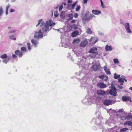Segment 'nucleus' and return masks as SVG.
<instances>
[{
	"label": "nucleus",
	"mask_w": 132,
	"mask_h": 132,
	"mask_svg": "<svg viewBox=\"0 0 132 132\" xmlns=\"http://www.w3.org/2000/svg\"><path fill=\"white\" fill-rule=\"evenodd\" d=\"M77 64L80 68H82V70L79 71L77 73V79H80V82L81 84V87H82L83 86L84 87H86L88 86V84H87L86 80L85 78V75L83 72L82 70L85 69V67L86 65L85 64L84 61L81 60L80 62H78Z\"/></svg>",
	"instance_id": "1"
},
{
	"label": "nucleus",
	"mask_w": 132,
	"mask_h": 132,
	"mask_svg": "<svg viewBox=\"0 0 132 132\" xmlns=\"http://www.w3.org/2000/svg\"><path fill=\"white\" fill-rule=\"evenodd\" d=\"M49 28V23L48 21H46L44 27H43L42 29H40L38 31L35 32L34 38L38 39L41 38L43 36H46L47 35V32L50 30Z\"/></svg>",
	"instance_id": "2"
},
{
	"label": "nucleus",
	"mask_w": 132,
	"mask_h": 132,
	"mask_svg": "<svg viewBox=\"0 0 132 132\" xmlns=\"http://www.w3.org/2000/svg\"><path fill=\"white\" fill-rule=\"evenodd\" d=\"M97 50L98 49L96 47H93L91 48L89 51V53H90L89 57L92 59L95 58H98V57H96L98 54Z\"/></svg>",
	"instance_id": "3"
},
{
	"label": "nucleus",
	"mask_w": 132,
	"mask_h": 132,
	"mask_svg": "<svg viewBox=\"0 0 132 132\" xmlns=\"http://www.w3.org/2000/svg\"><path fill=\"white\" fill-rule=\"evenodd\" d=\"M95 97L94 96H91L88 98L87 97H86L83 100L82 102L84 104H86L87 102H90L93 103L95 101Z\"/></svg>",
	"instance_id": "4"
},
{
	"label": "nucleus",
	"mask_w": 132,
	"mask_h": 132,
	"mask_svg": "<svg viewBox=\"0 0 132 132\" xmlns=\"http://www.w3.org/2000/svg\"><path fill=\"white\" fill-rule=\"evenodd\" d=\"M93 17H95V16L93 14H90L89 15V12H87L84 15V19L86 21L91 20Z\"/></svg>",
	"instance_id": "5"
},
{
	"label": "nucleus",
	"mask_w": 132,
	"mask_h": 132,
	"mask_svg": "<svg viewBox=\"0 0 132 132\" xmlns=\"http://www.w3.org/2000/svg\"><path fill=\"white\" fill-rule=\"evenodd\" d=\"M100 66V64L99 62L97 61L95 64L92 66V68L93 71H96L99 69Z\"/></svg>",
	"instance_id": "6"
},
{
	"label": "nucleus",
	"mask_w": 132,
	"mask_h": 132,
	"mask_svg": "<svg viewBox=\"0 0 132 132\" xmlns=\"http://www.w3.org/2000/svg\"><path fill=\"white\" fill-rule=\"evenodd\" d=\"M124 26L125 29L126 30L127 32L128 33L131 34L132 32L130 28V25L128 23H126L124 24Z\"/></svg>",
	"instance_id": "7"
},
{
	"label": "nucleus",
	"mask_w": 132,
	"mask_h": 132,
	"mask_svg": "<svg viewBox=\"0 0 132 132\" xmlns=\"http://www.w3.org/2000/svg\"><path fill=\"white\" fill-rule=\"evenodd\" d=\"M98 40V38L96 37H93L91 38L89 41L91 42L94 44H95L97 42Z\"/></svg>",
	"instance_id": "8"
},
{
	"label": "nucleus",
	"mask_w": 132,
	"mask_h": 132,
	"mask_svg": "<svg viewBox=\"0 0 132 132\" xmlns=\"http://www.w3.org/2000/svg\"><path fill=\"white\" fill-rule=\"evenodd\" d=\"M122 100L124 101H129L130 102H131L132 101L130 97L128 96H123L122 97Z\"/></svg>",
	"instance_id": "9"
},
{
	"label": "nucleus",
	"mask_w": 132,
	"mask_h": 132,
	"mask_svg": "<svg viewBox=\"0 0 132 132\" xmlns=\"http://www.w3.org/2000/svg\"><path fill=\"white\" fill-rule=\"evenodd\" d=\"M97 86L101 88H104L107 87L106 84L102 82H100L97 84Z\"/></svg>",
	"instance_id": "10"
},
{
	"label": "nucleus",
	"mask_w": 132,
	"mask_h": 132,
	"mask_svg": "<svg viewBox=\"0 0 132 132\" xmlns=\"http://www.w3.org/2000/svg\"><path fill=\"white\" fill-rule=\"evenodd\" d=\"M112 103V101L110 100H106L104 101V104L106 105H108L111 104Z\"/></svg>",
	"instance_id": "11"
},
{
	"label": "nucleus",
	"mask_w": 132,
	"mask_h": 132,
	"mask_svg": "<svg viewBox=\"0 0 132 132\" xmlns=\"http://www.w3.org/2000/svg\"><path fill=\"white\" fill-rule=\"evenodd\" d=\"M97 94L99 95L103 96L106 94V92L102 90H98L97 91Z\"/></svg>",
	"instance_id": "12"
},
{
	"label": "nucleus",
	"mask_w": 132,
	"mask_h": 132,
	"mask_svg": "<svg viewBox=\"0 0 132 132\" xmlns=\"http://www.w3.org/2000/svg\"><path fill=\"white\" fill-rule=\"evenodd\" d=\"M88 42L86 39H85L84 40L82 41L80 45L81 46L84 47L85 46L88 44Z\"/></svg>",
	"instance_id": "13"
},
{
	"label": "nucleus",
	"mask_w": 132,
	"mask_h": 132,
	"mask_svg": "<svg viewBox=\"0 0 132 132\" xmlns=\"http://www.w3.org/2000/svg\"><path fill=\"white\" fill-rule=\"evenodd\" d=\"M40 24V27H42L43 26H44L43 27H45V24L44 22L43 21V20L42 19H40L39 21L38 24L36 25V26L37 27Z\"/></svg>",
	"instance_id": "14"
},
{
	"label": "nucleus",
	"mask_w": 132,
	"mask_h": 132,
	"mask_svg": "<svg viewBox=\"0 0 132 132\" xmlns=\"http://www.w3.org/2000/svg\"><path fill=\"white\" fill-rule=\"evenodd\" d=\"M132 119V116L130 115H127V114H125L123 117L122 118V119L123 120L124 119L125 120H128L129 119Z\"/></svg>",
	"instance_id": "15"
},
{
	"label": "nucleus",
	"mask_w": 132,
	"mask_h": 132,
	"mask_svg": "<svg viewBox=\"0 0 132 132\" xmlns=\"http://www.w3.org/2000/svg\"><path fill=\"white\" fill-rule=\"evenodd\" d=\"M15 53L19 57H21L23 55L22 52L19 50H17L15 51Z\"/></svg>",
	"instance_id": "16"
},
{
	"label": "nucleus",
	"mask_w": 132,
	"mask_h": 132,
	"mask_svg": "<svg viewBox=\"0 0 132 132\" xmlns=\"http://www.w3.org/2000/svg\"><path fill=\"white\" fill-rule=\"evenodd\" d=\"M110 94L113 96H116L117 95L116 90H109Z\"/></svg>",
	"instance_id": "17"
},
{
	"label": "nucleus",
	"mask_w": 132,
	"mask_h": 132,
	"mask_svg": "<svg viewBox=\"0 0 132 132\" xmlns=\"http://www.w3.org/2000/svg\"><path fill=\"white\" fill-rule=\"evenodd\" d=\"M92 11L93 14L96 15H97L101 13V12L98 10H93Z\"/></svg>",
	"instance_id": "18"
},
{
	"label": "nucleus",
	"mask_w": 132,
	"mask_h": 132,
	"mask_svg": "<svg viewBox=\"0 0 132 132\" xmlns=\"http://www.w3.org/2000/svg\"><path fill=\"white\" fill-rule=\"evenodd\" d=\"M112 47L111 46L106 45L105 47V50L107 51H110L112 50Z\"/></svg>",
	"instance_id": "19"
},
{
	"label": "nucleus",
	"mask_w": 132,
	"mask_h": 132,
	"mask_svg": "<svg viewBox=\"0 0 132 132\" xmlns=\"http://www.w3.org/2000/svg\"><path fill=\"white\" fill-rule=\"evenodd\" d=\"M67 16L68 17V20L69 21L71 20L73 17V15L72 14H69L67 15Z\"/></svg>",
	"instance_id": "20"
},
{
	"label": "nucleus",
	"mask_w": 132,
	"mask_h": 132,
	"mask_svg": "<svg viewBox=\"0 0 132 132\" xmlns=\"http://www.w3.org/2000/svg\"><path fill=\"white\" fill-rule=\"evenodd\" d=\"M31 42L32 43L34 44L35 47H36L37 45L39 44V42L38 41L33 39H32Z\"/></svg>",
	"instance_id": "21"
},
{
	"label": "nucleus",
	"mask_w": 132,
	"mask_h": 132,
	"mask_svg": "<svg viewBox=\"0 0 132 132\" xmlns=\"http://www.w3.org/2000/svg\"><path fill=\"white\" fill-rule=\"evenodd\" d=\"M104 69L107 74L110 75L111 74V72L109 70L107 69V67L106 66H105L104 67Z\"/></svg>",
	"instance_id": "22"
},
{
	"label": "nucleus",
	"mask_w": 132,
	"mask_h": 132,
	"mask_svg": "<svg viewBox=\"0 0 132 132\" xmlns=\"http://www.w3.org/2000/svg\"><path fill=\"white\" fill-rule=\"evenodd\" d=\"M79 32L78 31H76L74 32H72V36L73 37H76L78 35Z\"/></svg>",
	"instance_id": "23"
},
{
	"label": "nucleus",
	"mask_w": 132,
	"mask_h": 132,
	"mask_svg": "<svg viewBox=\"0 0 132 132\" xmlns=\"http://www.w3.org/2000/svg\"><path fill=\"white\" fill-rule=\"evenodd\" d=\"M80 40L79 39H74L73 41V43L75 44H78L80 42Z\"/></svg>",
	"instance_id": "24"
},
{
	"label": "nucleus",
	"mask_w": 132,
	"mask_h": 132,
	"mask_svg": "<svg viewBox=\"0 0 132 132\" xmlns=\"http://www.w3.org/2000/svg\"><path fill=\"white\" fill-rule=\"evenodd\" d=\"M118 81L120 83V85H123L124 81L122 78H119L118 79Z\"/></svg>",
	"instance_id": "25"
},
{
	"label": "nucleus",
	"mask_w": 132,
	"mask_h": 132,
	"mask_svg": "<svg viewBox=\"0 0 132 132\" xmlns=\"http://www.w3.org/2000/svg\"><path fill=\"white\" fill-rule=\"evenodd\" d=\"M124 124L125 125H128V126H132V122L130 121H126L124 123Z\"/></svg>",
	"instance_id": "26"
},
{
	"label": "nucleus",
	"mask_w": 132,
	"mask_h": 132,
	"mask_svg": "<svg viewBox=\"0 0 132 132\" xmlns=\"http://www.w3.org/2000/svg\"><path fill=\"white\" fill-rule=\"evenodd\" d=\"M10 60V59L9 57H7L3 60V62L4 63L7 64Z\"/></svg>",
	"instance_id": "27"
},
{
	"label": "nucleus",
	"mask_w": 132,
	"mask_h": 132,
	"mask_svg": "<svg viewBox=\"0 0 132 132\" xmlns=\"http://www.w3.org/2000/svg\"><path fill=\"white\" fill-rule=\"evenodd\" d=\"M64 11H62L61 12V13H60V17L61 18L63 19H64L65 18V15H64Z\"/></svg>",
	"instance_id": "28"
},
{
	"label": "nucleus",
	"mask_w": 132,
	"mask_h": 132,
	"mask_svg": "<svg viewBox=\"0 0 132 132\" xmlns=\"http://www.w3.org/2000/svg\"><path fill=\"white\" fill-rule=\"evenodd\" d=\"M26 49L27 48L26 47H22L21 48V51H22V52H24L25 51V52H27L26 51Z\"/></svg>",
	"instance_id": "29"
},
{
	"label": "nucleus",
	"mask_w": 132,
	"mask_h": 132,
	"mask_svg": "<svg viewBox=\"0 0 132 132\" xmlns=\"http://www.w3.org/2000/svg\"><path fill=\"white\" fill-rule=\"evenodd\" d=\"M1 57L2 59H5L7 58V56L6 54H4L3 55H1Z\"/></svg>",
	"instance_id": "30"
},
{
	"label": "nucleus",
	"mask_w": 132,
	"mask_h": 132,
	"mask_svg": "<svg viewBox=\"0 0 132 132\" xmlns=\"http://www.w3.org/2000/svg\"><path fill=\"white\" fill-rule=\"evenodd\" d=\"M3 12V8L2 6L0 7V16H1Z\"/></svg>",
	"instance_id": "31"
},
{
	"label": "nucleus",
	"mask_w": 132,
	"mask_h": 132,
	"mask_svg": "<svg viewBox=\"0 0 132 132\" xmlns=\"http://www.w3.org/2000/svg\"><path fill=\"white\" fill-rule=\"evenodd\" d=\"M86 31L87 33L88 34H92V31L91 29L89 28L87 29Z\"/></svg>",
	"instance_id": "32"
},
{
	"label": "nucleus",
	"mask_w": 132,
	"mask_h": 132,
	"mask_svg": "<svg viewBox=\"0 0 132 132\" xmlns=\"http://www.w3.org/2000/svg\"><path fill=\"white\" fill-rule=\"evenodd\" d=\"M128 129L127 128H123L120 130V132H125Z\"/></svg>",
	"instance_id": "33"
},
{
	"label": "nucleus",
	"mask_w": 132,
	"mask_h": 132,
	"mask_svg": "<svg viewBox=\"0 0 132 132\" xmlns=\"http://www.w3.org/2000/svg\"><path fill=\"white\" fill-rule=\"evenodd\" d=\"M48 22L49 23V25L50 26H52L53 25V21L52 20H50Z\"/></svg>",
	"instance_id": "34"
},
{
	"label": "nucleus",
	"mask_w": 132,
	"mask_h": 132,
	"mask_svg": "<svg viewBox=\"0 0 132 132\" xmlns=\"http://www.w3.org/2000/svg\"><path fill=\"white\" fill-rule=\"evenodd\" d=\"M77 2V1H76L75 3H73L71 6V8L73 10L74 9V7H75L76 4Z\"/></svg>",
	"instance_id": "35"
},
{
	"label": "nucleus",
	"mask_w": 132,
	"mask_h": 132,
	"mask_svg": "<svg viewBox=\"0 0 132 132\" xmlns=\"http://www.w3.org/2000/svg\"><path fill=\"white\" fill-rule=\"evenodd\" d=\"M105 76L104 75H100L98 76V78L103 80L105 78Z\"/></svg>",
	"instance_id": "36"
},
{
	"label": "nucleus",
	"mask_w": 132,
	"mask_h": 132,
	"mask_svg": "<svg viewBox=\"0 0 132 132\" xmlns=\"http://www.w3.org/2000/svg\"><path fill=\"white\" fill-rule=\"evenodd\" d=\"M111 87L112 89L111 90H117L115 87L112 84L111 85Z\"/></svg>",
	"instance_id": "37"
},
{
	"label": "nucleus",
	"mask_w": 132,
	"mask_h": 132,
	"mask_svg": "<svg viewBox=\"0 0 132 132\" xmlns=\"http://www.w3.org/2000/svg\"><path fill=\"white\" fill-rule=\"evenodd\" d=\"M113 61L114 63L115 64L118 63L119 62L118 60L117 59H114Z\"/></svg>",
	"instance_id": "38"
},
{
	"label": "nucleus",
	"mask_w": 132,
	"mask_h": 132,
	"mask_svg": "<svg viewBox=\"0 0 132 132\" xmlns=\"http://www.w3.org/2000/svg\"><path fill=\"white\" fill-rule=\"evenodd\" d=\"M27 45L28 46V48L29 51H30L31 50L30 47V43H28L27 44Z\"/></svg>",
	"instance_id": "39"
},
{
	"label": "nucleus",
	"mask_w": 132,
	"mask_h": 132,
	"mask_svg": "<svg viewBox=\"0 0 132 132\" xmlns=\"http://www.w3.org/2000/svg\"><path fill=\"white\" fill-rule=\"evenodd\" d=\"M59 15L58 12L57 11H55L54 13V15L55 17H57Z\"/></svg>",
	"instance_id": "40"
},
{
	"label": "nucleus",
	"mask_w": 132,
	"mask_h": 132,
	"mask_svg": "<svg viewBox=\"0 0 132 132\" xmlns=\"http://www.w3.org/2000/svg\"><path fill=\"white\" fill-rule=\"evenodd\" d=\"M118 75H117L116 73H115L114 75V78L115 79H117L118 78Z\"/></svg>",
	"instance_id": "41"
},
{
	"label": "nucleus",
	"mask_w": 132,
	"mask_h": 132,
	"mask_svg": "<svg viewBox=\"0 0 132 132\" xmlns=\"http://www.w3.org/2000/svg\"><path fill=\"white\" fill-rule=\"evenodd\" d=\"M117 88L120 89H123V87L121 85H118V86Z\"/></svg>",
	"instance_id": "42"
},
{
	"label": "nucleus",
	"mask_w": 132,
	"mask_h": 132,
	"mask_svg": "<svg viewBox=\"0 0 132 132\" xmlns=\"http://www.w3.org/2000/svg\"><path fill=\"white\" fill-rule=\"evenodd\" d=\"M63 7L62 4L61 5H60L59 6V10L60 11L62 10L63 9Z\"/></svg>",
	"instance_id": "43"
},
{
	"label": "nucleus",
	"mask_w": 132,
	"mask_h": 132,
	"mask_svg": "<svg viewBox=\"0 0 132 132\" xmlns=\"http://www.w3.org/2000/svg\"><path fill=\"white\" fill-rule=\"evenodd\" d=\"M11 6V5L10 4H9L8 5L6 6V10H8L9 8Z\"/></svg>",
	"instance_id": "44"
},
{
	"label": "nucleus",
	"mask_w": 132,
	"mask_h": 132,
	"mask_svg": "<svg viewBox=\"0 0 132 132\" xmlns=\"http://www.w3.org/2000/svg\"><path fill=\"white\" fill-rule=\"evenodd\" d=\"M80 5L78 6L76 9V11H78L80 10Z\"/></svg>",
	"instance_id": "45"
},
{
	"label": "nucleus",
	"mask_w": 132,
	"mask_h": 132,
	"mask_svg": "<svg viewBox=\"0 0 132 132\" xmlns=\"http://www.w3.org/2000/svg\"><path fill=\"white\" fill-rule=\"evenodd\" d=\"M101 5L103 8H105L106 7L105 6V5L103 4V2H101Z\"/></svg>",
	"instance_id": "46"
},
{
	"label": "nucleus",
	"mask_w": 132,
	"mask_h": 132,
	"mask_svg": "<svg viewBox=\"0 0 132 132\" xmlns=\"http://www.w3.org/2000/svg\"><path fill=\"white\" fill-rule=\"evenodd\" d=\"M16 31V30H12L11 31H10L9 32V34L10 33H13L14 32H15Z\"/></svg>",
	"instance_id": "47"
},
{
	"label": "nucleus",
	"mask_w": 132,
	"mask_h": 132,
	"mask_svg": "<svg viewBox=\"0 0 132 132\" xmlns=\"http://www.w3.org/2000/svg\"><path fill=\"white\" fill-rule=\"evenodd\" d=\"M10 39H13L14 40H15L16 39V38H14V36L13 35L10 36Z\"/></svg>",
	"instance_id": "48"
},
{
	"label": "nucleus",
	"mask_w": 132,
	"mask_h": 132,
	"mask_svg": "<svg viewBox=\"0 0 132 132\" xmlns=\"http://www.w3.org/2000/svg\"><path fill=\"white\" fill-rule=\"evenodd\" d=\"M105 79H103L104 81H107L108 78V77L106 76H105Z\"/></svg>",
	"instance_id": "49"
},
{
	"label": "nucleus",
	"mask_w": 132,
	"mask_h": 132,
	"mask_svg": "<svg viewBox=\"0 0 132 132\" xmlns=\"http://www.w3.org/2000/svg\"><path fill=\"white\" fill-rule=\"evenodd\" d=\"M98 34L99 35L101 36L103 35V34L100 31H98Z\"/></svg>",
	"instance_id": "50"
},
{
	"label": "nucleus",
	"mask_w": 132,
	"mask_h": 132,
	"mask_svg": "<svg viewBox=\"0 0 132 132\" xmlns=\"http://www.w3.org/2000/svg\"><path fill=\"white\" fill-rule=\"evenodd\" d=\"M78 14L76 13H75L74 14V16L76 18H78Z\"/></svg>",
	"instance_id": "51"
},
{
	"label": "nucleus",
	"mask_w": 132,
	"mask_h": 132,
	"mask_svg": "<svg viewBox=\"0 0 132 132\" xmlns=\"http://www.w3.org/2000/svg\"><path fill=\"white\" fill-rule=\"evenodd\" d=\"M123 111V110L122 109H120L119 110L117 111V112H122V111Z\"/></svg>",
	"instance_id": "52"
},
{
	"label": "nucleus",
	"mask_w": 132,
	"mask_h": 132,
	"mask_svg": "<svg viewBox=\"0 0 132 132\" xmlns=\"http://www.w3.org/2000/svg\"><path fill=\"white\" fill-rule=\"evenodd\" d=\"M15 11V10L14 9H10V12L11 13H12L13 12H14Z\"/></svg>",
	"instance_id": "53"
},
{
	"label": "nucleus",
	"mask_w": 132,
	"mask_h": 132,
	"mask_svg": "<svg viewBox=\"0 0 132 132\" xmlns=\"http://www.w3.org/2000/svg\"><path fill=\"white\" fill-rule=\"evenodd\" d=\"M12 57L14 58H15L17 57V56L16 55L14 54H13L12 55Z\"/></svg>",
	"instance_id": "54"
},
{
	"label": "nucleus",
	"mask_w": 132,
	"mask_h": 132,
	"mask_svg": "<svg viewBox=\"0 0 132 132\" xmlns=\"http://www.w3.org/2000/svg\"><path fill=\"white\" fill-rule=\"evenodd\" d=\"M87 0H83V2L84 4L87 3Z\"/></svg>",
	"instance_id": "55"
},
{
	"label": "nucleus",
	"mask_w": 132,
	"mask_h": 132,
	"mask_svg": "<svg viewBox=\"0 0 132 132\" xmlns=\"http://www.w3.org/2000/svg\"><path fill=\"white\" fill-rule=\"evenodd\" d=\"M8 14V10H6L5 11V14L6 15H7Z\"/></svg>",
	"instance_id": "56"
},
{
	"label": "nucleus",
	"mask_w": 132,
	"mask_h": 132,
	"mask_svg": "<svg viewBox=\"0 0 132 132\" xmlns=\"http://www.w3.org/2000/svg\"><path fill=\"white\" fill-rule=\"evenodd\" d=\"M72 0H68V3H71L72 1Z\"/></svg>",
	"instance_id": "57"
},
{
	"label": "nucleus",
	"mask_w": 132,
	"mask_h": 132,
	"mask_svg": "<svg viewBox=\"0 0 132 132\" xmlns=\"http://www.w3.org/2000/svg\"><path fill=\"white\" fill-rule=\"evenodd\" d=\"M75 21H76V20H72L71 21V22L72 23H74L75 22Z\"/></svg>",
	"instance_id": "58"
},
{
	"label": "nucleus",
	"mask_w": 132,
	"mask_h": 132,
	"mask_svg": "<svg viewBox=\"0 0 132 132\" xmlns=\"http://www.w3.org/2000/svg\"><path fill=\"white\" fill-rule=\"evenodd\" d=\"M120 23L121 24H122L124 25V24H125V23H124L123 21H121Z\"/></svg>",
	"instance_id": "59"
},
{
	"label": "nucleus",
	"mask_w": 132,
	"mask_h": 132,
	"mask_svg": "<svg viewBox=\"0 0 132 132\" xmlns=\"http://www.w3.org/2000/svg\"><path fill=\"white\" fill-rule=\"evenodd\" d=\"M96 121H97V122H96V123L97 125H98V124L97 122H99V121H100L98 119H97L96 120Z\"/></svg>",
	"instance_id": "60"
},
{
	"label": "nucleus",
	"mask_w": 132,
	"mask_h": 132,
	"mask_svg": "<svg viewBox=\"0 0 132 132\" xmlns=\"http://www.w3.org/2000/svg\"><path fill=\"white\" fill-rule=\"evenodd\" d=\"M16 1V0H11V2L13 3L15 2Z\"/></svg>",
	"instance_id": "61"
},
{
	"label": "nucleus",
	"mask_w": 132,
	"mask_h": 132,
	"mask_svg": "<svg viewBox=\"0 0 132 132\" xmlns=\"http://www.w3.org/2000/svg\"><path fill=\"white\" fill-rule=\"evenodd\" d=\"M121 77L122 79H123V78H125V76H122Z\"/></svg>",
	"instance_id": "62"
},
{
	"label": "nucleus",
	"mask_w": 132,
	"mask_h": 132,
	"mask_svg": "<svg viewBox=\"0 0 132 132\" xmlns=\"http://www.w3.org/2000/svg\"><path fill=\"white\" fill-rule=\"evenodd\" d=\"M123 80L126 82H127V81L125 78H123Z\"/></svg>",
	"instance_id": "63"
},
{
	"label": "nucleus",
	"mask_w": 132,
	"mask_h": 132,
	"mask_svg": "<svg viewBox=\"0 0 132 132\" xmlns=\"http://www.w3.org/2000/svg\"><path fill=\"white\" fill-rule=\"evenodd\" d=\"M129 89L130 90H131L132 91V87H130V88H129Z\"/></svg>",
	"instance_id": "64"
}]
</instances>
